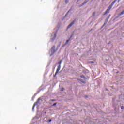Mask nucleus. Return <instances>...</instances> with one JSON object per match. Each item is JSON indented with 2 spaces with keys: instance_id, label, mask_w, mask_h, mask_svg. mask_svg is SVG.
Returning <instances> with one entry per match:
<instances>
[{
  "instance_id": "10",
  "label": "nucleus",
  "mask_w": 124,
  "mask_h": 124,
  "mask_svg": "<svg viewBox=\"0 0 124 124\" xmlns=\"http://www.w3.org/2000/svg\"><path fill=\"white\" fill-rule=\"evenodd\" d=\"M80 78H82V79H87V78L85 77V76H84V75H82L81 76H80Z\"/></svg>"
},
{
  "instance_id": "7",
  "label": "nucleus",
  "mask_w": 124,
  "mask_h": 124,
  "mask_svg": "<svg viewBox=\"0 0 124 124\" xmlns=\"http://www.w3.org/2000/svg\"><path fill=\"white\" fill-rule=\"evenodd\" d=\"M116 2H117V0H115L113 2L111 3V4H110V6L113 7V5H114V4H115V3H116Z\"/></svg>"
},
{
  "instance_id": "16",
  "label": "nucleus",
  "mask_w": 124,
  "mask_h": 124,
  "mask_svg": "<svg viewBox=\"0 0 124 124\" xmlns=\"http://www.w3.org/2000/svg\"><path fill=\"white\" fill-rule=\"evenodd\" d=\"M61 92H63V91H64V88H62L61 90Z\"/></svg>"
},
{
  "instance_id": "12",
  "label": "nucleus",
  "mask_w": 124,
  "mask_h": 124,
  "mask_svg": "<svg viewBox=\"0 0 124 124\" xmlns=\"http://www.w3.org/2000/svg\"><path fill=\"white\" fill-rule=\"evenodd\" d=\"M124 10L121 12L120 15H124Z\"/></svg>"
},
{
  "instance_id": "24",
  "label": "nucleus",
  "mask_w": 124,
  "mask_h": 124,
  "mask_svg": "<svg viewBox=\"0 0 124 124\" xmlns=\"http://www.w3.org/2000/svg\"><path fill=\"white\" fill-rule=\"evenodd\" d=\"M93 15H95V12L93 13Z\"/></svg>"
},
{
  "instance_id": "19",
  "label": "nucleus",
  "mask_w": 124,
  "mask_h": 124,
  "mask_svg": "<svg viewBox=\"0 0 124 124\" xmlns=\"http://www.w3.org/2000/svg\"><path fill=\"white\" fill-rule=\"evenodd\" d=\"M68 0H66V1H65V3H67L68 2Z\"/></svg>"
},
{
  "instance_id": "22",
  "label": "nucleus",
  "mask_w": 124,
  "mask_h": 124,
  "mask_svg": "<svg viewBox=\"0 0 124 124\" xmlns=\"http://www.w3.org/2000/svg\"><path fill=\"white\" fill-rule=\"evenodd\" d=\"M68 13H69V11H68L67 12V13L66 14V15H67L68 14Z\"/></svg>"
},
{
  "instance_id": "20",
  "label": "nucleus",
  "mask_w": 124,
  "mask_h": 124,
  "mask_svg": "<svg viewBox=\"0 0 124 124\" xmlns=\"http://www.w3.org/2000/svg\"><path fill=\"white\" fill-rule=\"evenodd\" d=\"M90 63H94V62H93V61H91V62H90Z\"/></svg>"
},
{
  "instance_id": "21",
  "label": "nucleus",
  "mask_w": 124,
  "mask_h": 124,
  "mask_svg": "<svg viewBox=\"0 0 124 124\" xmlns=\"http://www.w3.org/2000/svg\"><path fill=\"white\" fill-rule=\"evenodd\" d=\"M51 101H52V102H54V101H56V100L53 99V100H51Z\"/></svg>"
},
{
  "instance_id": "6",
  "label": "nucleus",
  "mask_w": 124,
  "mask_h": 124,
  "mask_svg": "<svg viewBox=\"0 0 124 124\" xmlns=\"http://www.w3.org/2000/svg\"><path fill=\"white\" fill-rule=\"evenodd\" d=\"M90 1V0H85L84 2L82 4L81 6H83L84 4H86L87 2H89Z\"/></svg>"
},
{
  "instance_id": "17",
  "label": "nucleus",
  "mask_w": 124,
  "mask_h": 124,
  "mask_svg": "<svg viewBox=\"0 0 124 124\" xmlns=\"http://www.w3.org/2000/svg\"><path fill=\"white\" fill-rule=\"evenodd\" d=\"M78 81H80V82H81L82 83H85V81H83L81 80L78 79Z\"/></svg>"
},
{
  "instance_id": "25",
  "label": "nucleus",
  "mask_w": 124,
  "mask_h": 124,
  "mask_svg": "<svg viewBox=\"0 0 124 124\" xmlns=\"http://www.w3.org/2000/svg\"><path fill=\"white\" fill-rule=\"evenodd\" d=\"M85 97H86V98H88V97H89V96H85Z\"/></svg>"
},
{
  "instance_id": "18",
  "label": "nucleus",
  "mask_w": 124,
  "mask_h": 124,
  "mask_svg": "<svg viewBox=\"0 0 124 124\" xmlns=\"http://www.w3.org/2000/svg\"><path fill=\"white\" fill-rule=\"evenodd\" d=\"M57 105V103L53 104V105L52 106H56Z\"/></svg>"
},
{
  "instance_id": "4",
  "label": "nucleus",
  "mask_w": 124,
  "mask_h": 124,
  "mask_svg": "<svg viewBox=\"0 0 124 124\" xmlns=\"http://www.w3.org/2000/svg\"><path fill=\"white\" fill-rule=\"evenodd\" d=\"M60 70H61V66H58L54 76H56L57 74L59 73V71H60Z\"/></svg>"
},
{
  "instance_id": "8",
  "label": "nucleus",
  "mask_w": 124,
  "mask_h": 124,
  "mask_svg": "<svg viewBox=\"0 0 124 124\" xmlns=\"http://www.w3.org/2000/svg\"><path fill=\"white\" fill-rule=\"evenodd\" d=\"M110 11V9H107V10H106V11H105V14H107V13H108V12H109Z\"/></svg>"
},
{
  "instance_id": "27",
  "label": "nucleus",
  "mask_w": 124,
  "mask_h": 124,
  "mask_svg": "<svg viewBox=\"0 0 124 124\" xmlns=\"http://www.w3.org/2000/svg\"><path fill=\"white\" fill-rule=\"evenodd\" d=\"M55 37H56L57 36L56 35V34H55V35H54Z\"/></svg>"
},
{
  "instance_id": "28",
  "label": "nucleus",
  "mask_w": 124,
  "mask_h": 124,
  "mask_svg": "<svg viewBox=\"0 0 124 124\" xmlns=\"http://www.w3.org/2000/svg\"><path fill=\"white\" fill-rule=\"evenodd\" d=\"M92 30H93V29H92L90 31H92Z\"/></svg>"
},
{
  "instance_id": "3",
  "label": "nucleus",
  "mask_w": 124,
  "mask_h": 124,
  "mask_svg": "<svg viewBox=\"0 0 124 124\" xmlns=\"http://www.w3.org/2000/svg\"><path fill=\"white\" fill-rule=\"evenodd\" d=\"M112 105H113V107H114V108L115 111H117V110L119 109V107H117L118 106V105L113 103Z\"/></svg>"
},
{
  "instance_id": "1",
  "label": "nucleus",
  "mask_w": 124,
  "mask_h": 124,
  "mask_svg": "<svg viewBox=\"0 0 124 124\" xmlns=\"http://www.w3.org/2000/svg\"><path fill=\"white\" fill-rule=\"evenodd\" d=\"M41 100V98L40 97H39L37 100L36 102L34 103L33 106L32 107L33 111V110H34V108L35 107V106H36V105H37V104H38L39 103V101H40Z\"/></svg>"
},
{
  "instance_id": "29",
  "label": "nucleus",
  "mask_w": 124,
  "mask_h": 124,
  "mask_svg": "<svg viewBox=\"0 0 124 124\" xmlns=\"http://www.w3.org/2000/svg\"><path fill=\"white\" fill-rule=\"evenodd\" d=\"M110 16H111V15H109V17H110Z\"/></svg>"
},
{
  "instance_id": "26",
  "label": "nucleus",
  "mask_w": 124,
  "mask_h": 124,
  "mask_svg": "<svg viewBox=\"0 0 124 124\" xmlns=\"http://www.w3.org/2000/svg\"><path fill=\"white\" fill-rule=\"evenodd\" d=\"M51 122H52V120H49V123H51Z\"/></svg>"
},
{
  "instance_id": "2",
  "label": "nucleus",
  "mask_w": 124,
  "mask_h": 124,
  "mask_svg": "<svg viewBox=\"0 0 124 124\" xmlns=\"http://www.w3.org/2000/svg\"><path fill=\"white\" fill-rule=\"evenodd\" d=\"M56 46H53L51 48V55H54L55 53H56Z\"/></svg>"
},
{
  "instance_id": "5",
  "label": "nucleus",
  "mask_w": 124,
  "mask_h": 124,
  "mask_svg": "<svg viewBox=\"0 0 124 124\" xmlns=\"http://www.w3.org/2000/svg\"><path fill=\"white\" fill-rule=\"evenodd\" d=\"M75 23V21H73L67 27V29H69L70 28H71L72 26Z\"/></svg>"
},
{
  "instance_id": "13",
  "label": "nucleus",
  "mask_w": 124,
  "mask_h": 124,
  "mask_svg": "<svg viewBox=\"0 0 124 124\" xmlns=\"http://www.w3.org/2000/svg\"><path fill=\"white\" fill-rule=\"evenodd\" d=\"M112 6H111L110 5L109 6V7H108V9H109V10H110V9L112 8Z\"/></svg>"
},
{
  "instance_id": "14",
  "label": "nucleus",
  "mask_w": 124,
  "mask_h": 124,
  "mask_svg": "<svg viewBox=\"0 0 124 124\" xmlns=\"http://www.w3.org/2000/svg\"><path fill=\"white\" fill-rule=\"evenodd\" d=\"M121 110H124V106H122L121 107Z\"/></svg>"
},
{
  "instance_id": "23",
  "label": "nucleus",
  "mask_w": 124,
  "mask_h": 124,
  "mask_svg": "<svg viewBox=\"0 0 124 124\" xmlns=\"http://www.w3.org/2000/svg\"><path fill=\"white\" fill-rule=\"evenodd\" d=\"M122 0H118V3L120 2Z\"/></svg>"
},
{
  "instance_id": "9",
  "label": "nucleus",
  "mask_w": 124,
  "mask_h": 124,
  "mask_svg": "<svg viewBox=\"0 0 124 124\" xmlns=\"http://www.w3.org/2000/svg\"><path fill=\"white\" fill-rule=\"evenodd\" d=\"M62 60H61L58 62V64L59 65V66H61V64H62Z\"/></svg>"
},
{
  "instance_id": "15",
  "label": "nucleus",
  "mask_w": 124,
  "mask_h": 124,
  "mask_svg": "<svg viewBox=\"0 0 124 124\" xmlns=\"http://www.w3.org/2000/svg\"><path fill=\"white\" fill-rule=\"evenodd\" d=\"M69 40H70L69 39V40H66V44H67V43H68V42H69Z\"/></svg>"
},
{
  "instance_id": "11",
  "label": "nucleus",
  "mask_w": 124,
  "mask_h": 124,
  "mask_svg": "<svg viewBox=\"0 0 124 124\" xmlns=\"http://www.w3.org/2000/svg\"><path fill=\"white\" fill-rule=\"evenodd\" d=\"M108 22V20H106V21H105V23H104V24L103 25L102 27H104V26L106 25V24H107V22Z\"/></svg>"
}]
</instances>
